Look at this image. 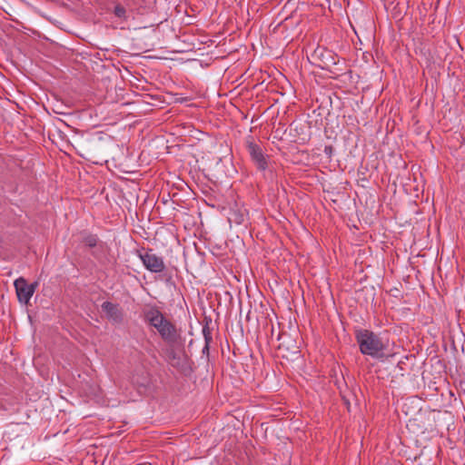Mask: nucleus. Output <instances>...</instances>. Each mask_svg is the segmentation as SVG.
<instances>
[{
  "label": "nucleus",
  "instance_id": "6",
  "mask_svg": "<svg viewBox=\"0 0 465 465\" xmlns=\"http://www.w3.org/2000/svg\"><path fill=\"white\" fill-rule=\"evenodd\" d=\"M101 307L109 322L114 324H119L123 322L124 313L119 304L104 302Z\"/></svg>",
  "mask_w": 465,
  "mask_h": 465
},
{
  "label": "nucleus",
  "instance_id": "10",
  "mask_svg": "<svg viewBox=\"0 0 465 465\" xmlns=\"http://www.w3.org/2000/svg\"><path fill=\"white\" fill-rule=\"evenodd\" d=\"M114 15L117 16V17H124V15H125V9L124 6L122 5H116L114 7Z\"/></svg>",
  "mask_w": 465,
  "mask_h": 465
},
{
  "label": "nucleus",
  "instance_id": "4",
  "mask_svg": "<svg viewBox=\"0 0 465 465\" xmlns=\"http://www.w3.org/2000/svg\"><path fill=\"white\" fill-rule=\"evenodd\" d=\"M138 256L143 266L151 272L159 273L165 270L163 259L161 256L156 255L152 249L138 252Z\"/></svg>",
  "mask_w": 465,
  "mask_h": 465
},
{
  "label": "nucleus",
  "instance_id": "5",
  "mask_svg": "<svg viewBox=\"0 0 465 465\" xmlns=\"http://www.w3.org/2000/svg\"><path fill=\"white\" fill-rule=\"evenodd\" d=\"M14 285L18 301L21 303L27 304L35 292L37 282L28 284L25 278L20 277L15 281Z\"/></svg>",
  "mask_w": 465,
  "mask_h": 465
},
{
  "label": "nucleus",
  "instance_id": "8",
  "mask_svg": "<svg viewBox=\"0 0 465 465\" xmlns=\"http://www.w3.org/2000/svg\"><path fill=\"white\" fill-rule=\"evenodd\" d=\"M98 242V238L95 235H87L84 238V243L88 247H94L96 246Z\"/></svg>",
  "mask_w": 465,
  "mask_h": 465
},
{
  "label": "nucleus",
  "instance_id": "3",
  "mask_svg": "<svg viewBox=\"0 0 465 465\" xmlns=\"http://www.w3.org/2000/svg\"><path fill=\"white\" fill-rule=\"evenodd\" d=\"M245 145L256 168L262 172L266 171L269 167L268 156L264 155L261 146L254 142L252 136L246 138Z\"/></svg>",
  "mask_w": 465,
  "mask_h": 465
},
{
  "label": "nucleus",
  "instance_id": "1",
  "mask_svg": "<svg viewBox=\"0 0 465 465\" xmlns=\"http://www.w3.org/2000/svg\"><path fill=\"white\" fill-rule=\"evenodd\" d=\"M142 316L144 322L153 328L164 342L174 344L179 341L180 332L176 325L157 306L144 307Z\"/></svg>",
  "mask_w": 465,
  "mask_h": 465
},
{
  "label": "nucleus",
  "instance_id": "9",
  "mask_svg": "<svg viewBox=\"0 0 465 465\" xmlns=\"http://www.w3.org/2000/svg\"><path fill=\"white\" fill-rule=\"evenodd\" d=\"M203 336H204V340H205V346L203 349V352H204L205 351H209V344L212 341V335H211L209 330H207L205 328H203Z\"/></svg>",
  "mask_w": 465,
  "mask_h": 465
},
{
  "label": "nucleus",
  "instance_id": "2",
  "mask_svg": "<svg viewBox=\"0 0 465 465\" xmlns=\"http://www.w3.org/2000/svg\"><path fill=\"white\" fill-rule=\"evenodd\" d=\"M356 341L360 351L375 360H382L389 356V339L369 330H360L356 332Z\"/></svg>",
  "mask_w": 465,
  "mask_h": 465
},
{
  "label": "nucleus",
  "instance_id": "7",
  "mask_svg": "<svg viewBox=\"0 0 465 465\" xmlns=\"http://www.w3.org/2000/svg\"><path fill=\"white\" fill-rule=\"evenodd\" d=\"M168 361L173 367H180L181 358L177 355V353L173 350H170L168 351Z\"/></svg>",
  "mask_w": 465,
  "mask_h": 465
}]
</instances>
